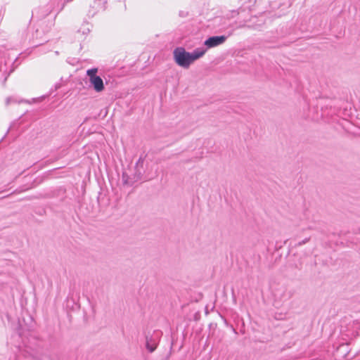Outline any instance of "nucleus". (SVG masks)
<instances>
[{"mask_svg": "<svg viewBox=\"0 0 360 360\" xmlns=\"http://www.w3.org/2000/svg\"><path fill=\"white\" fill-rule=\"evenodd\" d=\"M226 39L227 37L224 35L214 36L206 39L204 42V44L207 46V48L210 49L223 44L226 41Z\"/></svg>", "mask_w": 360, "mask_h": 360, "instance_id": "obj_4", "label": "nucleus"}, {"mask_svg": "<svg viewBox=\"0 0 360 360\" xmlns=\"http://www.w3.org/2000/svg\"><path fill=\"white\" fill-rule=\"evenodd\" d=\"M159 337L160 333L155 331L146 335V347L149 352H153L157 348Z\"/></svg>", "mask_w": 360, "mask_h": 360, "instance_id": "obj_3", "label": "nucleus"}, {"mask_svg": "<svg viewBox=\"0 0 360 360\" xmlns=\"http://www.w3.org/2000/svg\"><path fill=\"white\" fill-rule=\"evenodd\" d=\"M97 68H91L86 71V75L89 77V82L96 92H101L104 89L103 79L96 75Z\"/></svg>", "mask_w": 360, "mask_h": 360, "instance_id": "obj_2", "label": "nucleus"}, {"mask_svg": "<svg viewBox=\"0 0 360 360\" xmlns=\"http://www.w3.org/2000/svg\"><path fill=\"white\" fill-rule=\"evenodd\" d=\"M308 241H309V239H308V238H307V239H305L304 240H303L302 242H300V243H299V245L304 244V243H307V242H308Z\"/></svg>", "mask_w": 360, "mask_h": 360, "instance_id": "obj_5", "label": "nucleus"}, {"mask_svg": "<svg viewBox=\"0 0 360 360\" xmlns=\"http://www.w3.org/2000/svg\"><path fill=\"white\" fill-rule=\"evenodd\" d=\"M206 52L204 49H196L192 53L186 51L182 47L174 50V59L176 63L184 68H188L191 63L201 58Z\"/></svg>", "mask_w": 360, "mask_h": 360, "instance_id": "obj_1", "label": "nucleus"}]
</instances>
